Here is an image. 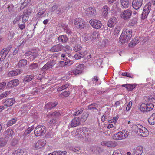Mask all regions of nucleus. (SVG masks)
Returning a JSON list of instances; mask_svg holds the SVG:
<instances>
[{"mask_svg": "<svg viewBox=\"0 0 155 155\" xmlns=\"http://www.w3.org/2000/svg\"><path fill=\"white\" fill-rule=\"evenodd\" d=\"M38 67V64L36 63H34L31 64L30 66V68L31 69H35Z\"/></svg>", "mask_w": 155, "mask_h": 155, "instance_id": "nucleus-58", "label": "nucleus"}, {"mask_svg": "<svg viewBox=\"0 0 155 155\" xmlns=\"http://www.w3.org/2000/svg\"><path fill=\"white\" fill-rule=\"evenodd\" d=\"M31 12V10L30 8H28L26 9L24 12V14H27L29 16Z\"/></svg>", "mask_w": 155, "mask_h": 155, "instance_id": "nucleus-60", "label": "nucleus"}, {"mask_svg": "<svg viewBox=\"0 0 155 155\" xmlns=\"http://www.w3.org/2000/svg\"><path fill=\"white\" fill-rule=\"evenodd\" d=\"M17 121V119L16 118H13L7 122V125L8 127L12 126L15 124Z\"/></svg>", "mask_w": 155, "mask_h": 155, "instance_id": "nucleus-44", "label": "nucleus"}, {"mask_svg": "<svg viewBox=\"0 0 155 155\" xmlns=\"http://www.w3.org/2000/svg\"><path fill=\"white\" fill-rule=\"evenodd\" d=\"M70 85V84L68 83H65L64 84L62 85L57 88V91L58 92H60L61 91L66 89Z\"/></svg>", "mask_w": 155, "mask_h": 155, "instance_id": "nucleus-38", "label": "nucleus"}, {"mask_svg": "<svg viewBox=\"0 0 155 155\" xmlns=\"http://www.w3.org/2000/svg\"><path fill=\"white\" fill-rule=\"evenodd\" d=\"M132 13V11L130 10L127 9L121 13L120 17L124 20L128 19L130 17Z\"/></svg>", "mask_w": 155, "mask_h": 155, "instance_id": "nucleus-11", "label": "nucleus"}, {"mask_svg": "<svg viewBox=\"0 0 155 155\" xmlns=\"http://www.w3.org/2000/svg\"><path fill=\"white\" fill-rule=\"evenodd\" d=\"M74 44H75L73 47V50L74 51L77 52L81 49L82 46L80 44H78L76 42H74Z\"/></svg>", "mask_w": 155, "mask_h": 155, "instance_id": "nucleus-41", "label": "nucleus"}, {"mask_svg": "<svg viewBox=\"0 0 155 155\" xmlns=\"http://www.w3.org/2000/svg\"><path fill=\"white\" fill-rule=\"evenodd\" d=\"M9 61V59L8 58L3 61V64L5 68H7L8 67Z\"/></svg>", "mask_w": 155, "mask_h": 155, "instance_id": "nucleus-55", "label": "nucleus"}, {"mask_svg": "<svg viewBox=\"0 0 155 155\" xmlns=\"http://www.w3.org/2000/svg\"><path fill=\"white\" fill-rule=\"evenodd\" d=\"M50 117H54L55 119L58 118L60 117L61 115L60 113L58 111H55L52 113H51L48 114Z\"/></svg>", "mask_w": 155, "mask_h": 155, "instance_id": "nucleus-33", "label": "nucleus"}, {"mask_svg": "<svg viewBox=\"0 0 155 155\" xmlns=\"http://www.w3.org/2000/svg\"><path fill=\"white\" fill-rule=\"evenodd\" d=\"M83 57V53L82 52L77 53L74 55V58L76 60L80 59Z\"/></svg>", "mask_w": 155, "mask_h": 155, "instance_id": "nucleus-53", "label": "nucleus"}, {"mask_svg": "<svg viewBox=\"0 0 155 155\" xmlns=\"http://www.w3.org/2000/svg\"><path fill=\"white\" fill-rule=\"evenodd\" d=\"M19 81L18 79H14L10 81L7 84L8 88L13 87L17 86L19 84Z\"/></svg>", "mask_w": 155, "mask_h": 155, "instance_id": "nucleus-18", "label": "nucleus"}, {"mask_svg": "<svg viewBox=\"0 0 155 155\" xmlns=\"http://www.w3.org/2000/svg\"><path fill=\"white\" fill-rule=\"evenodd\" d=\"M21 18V15H18L14 19L13 21V23L14 24H19V21Z\"/></svg>", "mask_w": 155, "mask_h": 155, "instance_id": "nucleus-43", "label": "nucleus"}, {"mask_svg": "<svg viewBox=\"0 0 155 155\" xmlns=\"http://www.w3.org/2000/svg\"><path fill=\"white\" fill-rule=\"evenodd\" d=\"M63 48V46L61 44L56 45L53 46L50 49V51L52 52H58Z\"/></svg>", "mask_w": 155, "mask_h": 155, "instance_id": "nucleus-19", "label": "nucleus"}, {"mask_svg": "<svg viewBox=\"0 0 155 155\" xmlns=\"http://www.w3.org/2000/svg\"><path fill=\"white\" fill-rule=\"evenodd\" d=\"M15 102V100L13 98L7 99L4 102V105L7 107H10Z\"/></svg>", "mask_w": 155, "mask_h": 155, "instance_id": "nucleus-22", "label": "nucleus"}, {"mask_svg": "<svg viewBox=\"0 0 155 155\" xmlns=\"http://www.w3.org/2000/svg\"><path fill=\"white\" fill-rule=\"evenodd\" d=\"M87 129L85 127L79 128L76 131L72 132L71 135L72 137H74L82 140L83 139L88 135Z\"/></svg>", "mask_w": 155, "mask_h": 155, "instance_id": "nucleus-2", "label": "nucleus"}, {"mask_svg": "<svg viewBox=\"0 0 155 155\" xmlns=\"http://www.w3.org/2000/svg\"><path fill=\"white\" fill-rule=\"evenodd\" d=\"M25 55L26 57H29L30 61H32L38 56V54L35 51H28L26 52Z\"/></svg>", "mask_w": 155, "mask_h": 155, "instance_id": "nucleus-12", "label": "nucleus"}, {"mask_svg": "<svg viewBox=\"0 0 155 155\" xmlns=\"http://www.w3.org/2000/svg\"><path fill=\"white\" fill-rule=\"evenodd\" d=\"M74 24L77 28H83L85 26L84 20L81 18H77L74 20Z\"/></svg>", "mask_w": 155, "mask_h": 155, "instance_id": "nucleus-8", "label": "nucleus"}, {"mask_svg": "<svg viewBox=\"0 0 155 155\" xmlns=\"http://www.w3.org/2000/svg\"><path fill=\"white\" fill-rule=\"evenodd\" d=\"M143 150V147L142 146L137 147L136 149L134 150L132 155H141Z\"/></svg>", "mask_w": 155, "mask_h": 155, "instance_id": "nucleus-17", "label": "nucleus"}, {"mask_svg": "<svg viewBox=\"0 0 155 155\" xmlns=\"http://www.w3.org/2000/svg\"><path fill=\"white\" fill-rule=\"evenodd\" d=\"M130 38H127L126 36H125L124 34H122L120 36L119 40L120 42L121 43H124L128 42Z\"/></svg>", "mask_w": 155, "mask_h": 155, "instance_id": "nucleus-26", "label": "nucleus"}, {"mask_svg": "<svg viewBox=\"0 0 155 155\" xmlns=\"http://www.w3.org/2000/svg\"><path fill=\"white\" fill-rule=\"evenodd\" d=\"M121 27L120 26H116L114 30V34L115 35H118L121 29Z\"/></svg>", "mask_w": 155, "mask_h": 155, "instance_id": "nucleus-50", "label": "nucleus"}, {"mask_svg": "<svg viewBox=\"0 0 155 155\" xmlns=\"http://www.w3.org/2000/svg\"><path fill=\"white\" fill-rule=\"evenodd\" d=\"M70 94V92L68 91H67L62 92L60 94L61 97L64 96V97H66L68 96Z\"/></svg>", "mask_w": 155, "mask_h": 155, "instance_id": "nucleus-54", "label": "nucleus"}, {"mask_svg": "<svg viewBox=\"0 0 155 155\" xmlns=\"http://www.w3.org/2000/svg\"><path fill=\"white\" fill-rule=\"evenodd\" d=\"M58 39L59 41L64 43L66 42L68 40V38L65 35L60 36L58 38Z\"/></svg>", "mask_w": 155, "mask_h": 155, "instance_id": "nucleus-40", "label": "nucleus"}, {"mask_svg": "<svg viewBox=\"0 0 155 155\" xmlns=\"http://www.w3.org/2000/svg\"><path fill=\"white\" fill-rule=\"evenodd\" d=\"M88 117V114L87 113H83L82 116V118L84 121H85Z\"/></svg>", "mask_w": 155, "mask_h": 155, "instance_id": "nucleus-61", "label": "nucleus"}, {"mask_svg": "<svg viewBox=\"0 0 155 155\" xmlns=\"http://www.w3.org/2000/svg\"><path fill=\"white\" fill-rule=\"evenodd\" d=\"M120 132L123 139H125L129 135L128 131L126 130H123L121 131H120Z\"/></svg>", "mask_w": 155, "mask_h": 155, "instance_id": "nucleus-35", "label": "nucleus"}, {"mask_svg": "<svg viewBox=\"0 0 155 155\" xmlns=\"http://www.w3.org/2000/svg\"><path fill=\"white\" fill-rule=\"evenodd\" d=\"M97 105L95 103L91 104L88 106V110H96Z\"/></svg>", "mask_w": 155, "mask_h": 155, "instance_id": "nucleus-48", "label": "nucleus"}, {"mask_svg": "<svg viewBox=\"0 0 155 155\" xmlns=\"http://www.w3.org/2000/svg\"><path fill=\"white\" fill-rule=\"evenodd\" d=\"M109 8L107 5L103 7L101 9V15L104 18L106 17L108 14Z\"/></svg>", "mask_w": 155, "mask_h": 155, "instance_id": "nucleus-21", "label": "nucleus"}, {"mask_svg": "<svg viewBox=\"0 0 155 155\" xmlns=\"http://www.w3.org/2000/svg\"><path fill=\"white\" fill-rule=\"evenodd\" d=\"M113 139L115 140H123L122 136L120 134V132H118L113 135L112 136Z\"/></svg>", "mask_w": 155, "mask_h": 155, "instance_id": "nucleus-36", "label": "nucleus"}, {"mask_svg": "<svg viewBox=\"0 0 155 155\" xmlns=\"http://www.w3.org/2000/svg\"><path fill=\"white\" fill-rule=\"evenodd\" d=\"M117 18L114 16L111 18L108 21L107 26L110 28L113 27L117 22Z\"/></svg>", "mask_w": 155, "mask_h": 155, "instance_id": "nucleus-15", "label": "nucleus"}, {"mask_svg": "<svg viewBox=\"0 0 155 155\" xmlns=\"http://www.w3.org/2000/svg\"><path fill=\"white\" fill-rule=\"evenodd\" d=\"M67 152L65 151H55L49 154L48 155H65Z\"/></svg>", "mask_w": 155, "mask_h": 155, "instance_id": "nucleus-28", "label": "nucleus"}, {"mask_svg": "<svg viewBox=\"0 0 155 155\" xmlns=\"http://www.w3.org/2000/svg\"><path fill=\"white\" fill-rule=\"evenodd\" d=\"M85 13L87 16L92 17L96 15V12L95 8L92 7H90L86 9Z\"/></svg>", "mask_w": 155, "mask_h": 155, "instance_id": "nucleus-9", "label": "nucleus"}, {"mask_svg": "<svg viewBox=\"0 0 155 155\" xmlns=\"http://www.w3.org/2000/svg\"><path fill=\"white\" fill-rule=\"evenodd\" d=\"M84 65L80 64L77 66L74 69L68 72L69 75L75 76L81 74L84 69Z\"/></svg>", "mask_w": 155, "mask_h": 155, "instance_id": "nucleus-3", "label": "nucleus"}, {"mask_svg": "<svg viewBox=\"0 0 155 155\" xmlns=\"http://www.w3.org/2000/svg\"><path fill=\"white\" fill-rule=\"evenodd\" d=\"M148 121L150 125L155 124V113H153L149 117Z\"/></svg>", "mask_w": 155, "mask_h": 155, "instance_id": "nucleus-31", "label": "nucleus"}, {"mask_svg": "<svg viewBox=\"0 0 155 155\" xmlns=\"http://www.w3.org/2000/svg\"><path fill=\"white\" fill-rule=\"evenodd\" d=\"M48 121L50 124H51L53 123H54L56 122V119L54 118V117H51L49 116L48 114Z\"/></svg>", "mask_w": 155, "mask_h": 155, "instance_id": "nucleus-49", "label": "nucleus"}, {"mask_svg": "<svg viewBox=\"0 0 155 155\" xmlns=\"http://www.w3.org/2000/svg\"><path fill=\"white\" fill-rule=\"evenodd\" d=\"M52 56L51 57V58L49 62L47 63L42 68V71L44 72L46 70L48 69L52 68L56 63L55 60L57 59L56 57H53L54 59H52L51 58Z\"/></svg>", "mask_w": 155, "mask_h": 155, "instance_id": "nucleus-5", "label": "nucleus"}, {"mask_svg": "<svg viewBox=\"0 0 155 155\" xmlns=\"http://www.w3.org/2000/svg\"><path fill=\"white\" fill-rule=\"evenodd\" d=\"M8 140L5 137H1L0 138V148L5 146L7 143Z\"/></svg>", "mask_w": 155, "mask_h": 155, "instance_id": "nucleus-27", "label": "nucleus"}, {"mask_svg": "<svg viewBox=\"0 0 155 155\" xmlns=\"http://www.w3.org/2000/svg\"><path fill=\"white\" fill-rule=\"evenodd\" d=\"M27 64V61L26 59H22L20 60L18 64L19 67H23Z\"/></svg>", "mask_w": 155, "mask_h": 155, "instance_id": "nucleus-37", "label": "nucleus"}, {"mask_svg": "<svg viewBox=\"0 0 155 155\" xmlns=\"http://www.w3.org/2000/svg\"><path fill=\"white\" fill-rule=\"evenodd\" d=\"M132 127L137 134L138 135L146 137L149 135V132L148 130L142 125L140 124L134 125Z\"/></svg>", "mask_w": 155, "mask_h": 155, "instance_id": "nucleus-1", "label": "nucleus"}, {"mask_svg": "<svg viewBox=\"0 0 155 155\" xmlns=\"http://www.w3.org/2000/svg\"><path fill=\"white\" fill-rule=\"evenodd\" d=\"M119 117V116L118 115H116L115 117H114L112 119L110 120L109 122L110 123H116L118 120Z\"/></svg>", "mask_w": 155, "mask_h": 155, "instance_id": "nucleus-57", "label": "nucleus"}, {"mask_svg": "<svg viewBox=\"0 0 155 155\" xmlns=\"http://www.w3.org/2000/svg\"><path fill=\"white\" fill-rule=\"evenodd\" d=\"M125 152L122 150L117 149L114 151L112 155H124Z\"/></svg>", "mask_w": 155, "mask_h": 155, "instance_id": "nucleus-39", "label": "nucleus"}, {"mask_svg": "<svg viewBox=\"0 0 155 155\" xmlns=\"http://www.w3.org/2000/svg\"><path fill=\"white\" fill-rule=\"evenodd\" d=\"M146 106L147 112L149 111L152 110L154 107V105L152 104L149 102L147 103L146 104Z\"/></svg>", "mask_w": 155, "mask_h": 155, "instance_id": "nucleus-42", "label": "nucleus"}, {"mask_svg": "<svg viewBox=\"0 0 155 155\" xmlns=\"http://www.w3.org/2000/svg\"><path fill=\"white\" fill-rule=\"evenodd\" d=\"M24 151L21 149H18L13 152V155H23Z\"/></svg>", "mask_w": 155, "mask_h": 155, "instance_id": "nucleus-45", "label": "nucleus"}, {"mask_svg": "<svg viewBox=\"0 0 155 155\" xmlns=\"http://www.w3.org/2000/svg\"><path fill=\"white\" fill-rule=\"evenodd\" d=\"M89 23L94 28L97 29L100 28L102 25L100 21L96 19L90 20Z\"/></svg>", "mask_w": 155, "mask_h": 155, "instance_id": "nucleus-10", "label": "nucleus"}, {"mask_svg": "<svg viewBox=\"0 0 155 155\" xmlns=\"http://www.w3.org/2000/svg\"><path fill=\"white\" fill-rule=\"evenodd\" d=\"M52 102H49L46 104L45 105V107L48 109H51L52 108Z\"/></svg>", "mask_w": 155, "mask_h": 155, "instance_id": "nucleus-62", "label": "nucleus"}, {"mask_svg": "<svg viewBox=\"0 0 155 155\" xmlns=\"http://www.w3.org/2000/svg\"><path fill=\"white\" fill-rule=\"evenodd\" d=\"M33 78V76L27 75L24 78L23 81L25 82H28L32 80Z\"/></svg>", "mask_w": 155, "mask_h": 155, "instance_id": "nucleus-46", "label": "nucleus"}, {"mask_svg": "<svg viewBox=\"0 0 155 155\" xmlns=\"http://www.w3.org/2000/svg\"><path fill=\"white\" fill-rule=\"evenodd\" d=\"M60 63L62 64H64L66 66H69L71 65L73 63L72 61L67 59L65 61H63L60 62Z\"/></svg>", "mask_w": 155, "mask_h": 155, "instance_id": "nucleus-34", "label": "nucleus"}, {"mask_svg": "<svg viewBox=\"0 0 155 155\" xmlns=\"http://www.w3.org/2000/svg\"><path fill=\"white\" fill-rule=\"evenodd\" d=\"M29 16L27 14H23L22 18V21L23 23H25L28 19Z\"/></svg>", "mask_w": 155, "mask_h": 155, "instance_id": "nucleus-56", "label": "nucleus"}, {"mask_svg": "<svg viewBox=\"0 0 155 155\" xmlns=\"http://www.w3.org/2000/svg\"><path fill=\"white\" fill-rule=\"evenodd\" d=\"M98 36V33L96 31H94L92 34L91 35V37L92 38V39H94L97 38Z\"/></svg>", "mask_w": 155, "mask_h": 155, "instance_id": "nucleus-59", "label": "nucleus"}, {"mask_svg": "<svg viewBox=\"0 0 155 155\" xmlns=\"http://www.w3.org/2000/svg\"><path fill=\"white\" fill-rule=\"evenodd\" d=\"M101 143L102 146H106L109 147H114L116 146L115 142L112 141H104Z\"/></svg>", "mask_w": 155, "mask_h": 155, "instance_id": "nucleus-14", "label": "nucleus"}, {"mask_svg": "<svg viewBox=\"0 0 155 155\" xmlns=\"http://www.w3.org/2000/svg\"><path fill=\"white\" fill-rule=\"evenodd\" d=\"M110 44V43L107 39H104L101 42L100 46L101 48H102L108 46Z\"/></svg>", "mask_w": 155, "mask_h": 155, "instance_id": "nucleus-23", "label": "nucleus"}, {"mask_svg": "<svg viewBox=\"0 0 155 155\" xmlns=\"http://www.w3.org/2000/svg\"><path fill=\"white\" fill-rule=\"evenodd\" d=\"M122 34L127 36V38H131L132 36V31L130 29H126L124 31Z\"/></svg>", "mask_w": 155, "mask_h": 155, "instance_id": "nucleus-30", "label": "nucleus"}, {"mask_svg": "<svg viewBox=\"0 0 155 155\" xmlns=\"http://www.w3.org/2000/svg\"><path fill=\"white\" fill-rule=\"evenodd\" d=\"M146 104L143 103L140 106V110L142 112H147L146 109Z\"/></svg>", "mask_w": 155, "mask_h": 155, "instance_id": "nucleus-47", "label": "nucleus"}, {"mask_svg": "<svg viewBox=\"0 0 155 155\" xmlns=\"http://www.w3.org/2000/svg\"><path fill=\"white\" fill-rule=\"evenodd\" d=\"M120 2L122 7L126 8L129 6V0H120Z\"/></svg>", "mask_w": 155, "mask_h": 155, "instance_id": "nucleus-29", "label": "nucleus"}, {"mask_svg": "<svg viewBox=\"0 0 155 155\" xmlns=\"http://www.w3.org/2000/svg\"><path fill=\"white\" fill-rule=\"evenodd\" d=\"M150 8L151 4L150 3H148L145 6L141 15V19H145L147 18V15L150 12Z\"/></svg>", "mask_w": 155, "mask_h": 155, "instance_id": "nucleus-7", "label": "nucleus"}, {"mask_svg": "<svg viewBox=\"0 0 155 155\" xmlns=\"http://www.w3.org/2000/svg\"><path fill=\"white\" fill-rule=\"evenodd\" d=\"M80 124L79 118L78 117L74 118L71 121L70 125L72 127H75L78 126Z\"/></svg>", "mask_w": 155, "mask_h": 155, "instance_id": "nucleus-20", "label": "nucleus"}, {"mask_svg": "<svg viewBox=\"0 0 155 155\" xmlns=\"http://www.w3.org/2000/svg\"><path fill=\"white\" fill-rule=\"evenodd\" d=\"M46 143V141L45 140H40L34 143L33 147L37 150H41L44 147Z\"/></svg>", "mask_w": 155, "mask_h": 155, "instance_id": "nucleus-6", "label": "nucleus"}, {"mask_svg": "<svg viewBox=\"0 0 155 155\" xmlns=\"http://www.w3.org/2000/svg\"><path fill=\"white\" fill-rule=\"evenodd\" d=\"M82 40L84 41H86L89 40V35L88 34L84 35L82 36Z\"/></svg>", "mask_w": 155, "mask_h": 155, "instance_id": "nucleus-63", "label": "nucleus"}, {"mask_svg": "<svg viewBox=\"0 0 155 155\" xmlns=\"http://www.w3.org/2000/svg\"><path fill=\"white\" fill-rule=\"evenodd\" d=\"M46 132V127L43 125L38 126L34 130L35 135L36 136H39L44 135Z\"/></svg>", "mask_w": 155, "mask_h": 155, "instance_id": "nucleus-4", "label": "nucleus"}, {"mask_svg": "<svg viewBox=\"0 0 155 155\" xmlns=\"http://www.w3.org/2000/svg\"><path fill=\"white\" fill-rule=\"evenodd\" d=\"M14 131L11 129H7L5 133V136L8 138H12L14 135Z\"/></svg>", "mask_w": 155, "mask_h": 155, "instance_id": "nucleus-24", "label": "nucleus"}, {"mask_svg": "<svg viewBox=\"0 0 155 155\" xmlns=\"http://www.w3.org/2000/svg\"><path fill=\"white\" fill-rule=\"evenodd\" d=\"M57 9V5H54L51 8H49L48 10L46 11V13L47 14L49 13H51V14H52L54 12H55L56 13V11Z\"/></svg>", "mask_w": 155, "mask_h": 155, "instance_id": "nucleus-32", "label": "nucleus"}, {"mask_svg": "<svg viewBox=\"0 0 155 155\" xmlns=\"http://www.w3.org/2000/svg\"><path fill=\"white\" fill-rule=\"evenodd\" d=\"M64 11V9L62 7L58 8V9L56 11V13L57 14H60L62 13Z\"/></svg>", "mask_w": 155, "mask_h": 155, "instance_id": "nucleus-64", "label": "nucleus"}, {"mask_svg": "<svg viewBox=\"0 0 155 155\" xmlns=\"http://www.w3.org/2000/svg\"><path fill=\"white\" fill-rule=\"evenodd\" d=\"M8 51L6 50L3 49L0 52V55H1L0 58V61H1L4 60L5 58L8 54Z\"/></svg>", "mask_w": 155, "mask_h": 155, "instance_id": "nucleus-25", "label": "nucleus"}, {"mask_svg": "<svg viewBox=\"0 0 155 155\" xmlns=\"http://www.w3.org/2000/svg\"><path fill=\"white\" fill-rule=\"evenodd\" d=\"M45 10L44 9L40 10L36 15V17L38 18H39L45 13Z\"/></svg>", "mask_w": 155, "mask_h": 155, "instance_id": "nucleus-52", "label": "nucleus"}, {"mask_svg": "<svg viewBox=\"0 0 155 155\" xmlns=\"http://www.w3.org/2000/svg\"><path fill=\"white\" fill-rule=\"evenodd\" d=\"M132 6L136 10L140 8L143 4V0H133Z\"/></svg>", "mask_w": 155, "mask_h": 155, "instance_id": "nucleus-13", "label": "nucleus"}, {"mask_svg": "<svg viewBox=\"0 0 155 155\" xmlns=\"http://www.w3.org/2000/svg\"><path fill=\"white\" fill-rule=\"evenodd\" d=\"M92 81L93 83L96 84H101L100 81H99L98 78L97 76H94L92 78Z\"/></svg>", "mask_w": 155, "mask_h": 155, "instance_id": "nucleus-51", "label": "nucleus"}, {"mask_svg": "<svg viewBox=\"0 0 155 155\" xmlns=\"http://www.w3.org/2000/svg\"><path fill=\"white\" fill-rule=\"evenodd\" d=\"M22 72V71L19 69L12 70L8 72V75L9 77H12L20 74Z\"/></svg>", "mask_w": 155, "mask_h": 155, "instance_id": "nucleus-16", "label": "nucleus"}]
</instances>
